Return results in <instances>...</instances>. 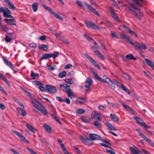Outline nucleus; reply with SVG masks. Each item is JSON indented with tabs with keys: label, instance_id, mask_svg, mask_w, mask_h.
Listing matches in <instances>:
<instances>
[{
	"label": "nucleus",
	"instance_id": "nucleus-1",
	"mask_svg": "<svg viewBox=\"0 0 154 154\" xmlns=\"http://www.w3.org/2000/svg\"><path fill=\"white\" fill-rule=\"evenodd\" d=\"M120 36L122 39L125 40L127 42L134 46L137 50L143 49L144 50L147 49V47L144 44L138 42L134 43L131 41L128 37L122 33L120 34Z\"/></svg>",
	"mask_w": 154,
	"mask_h": 154
},
{
	"label": "nucleus",
	"instance_id": "nucleus-2",
	"mask_svg": "<svg viewBox=\"0 0 154 154\" xmlns=\"http://www.w3.org/2000/svg\"><path fill=\"white\" fill-rule=\"evenodd\" d=\"M90 70L94 76L98 81L103 83L107 82L108 84L111 81L110 79L108 78L106 79H103L102 78L99 76L97 73L93 69L91 68Z\"/></svg>",
	"mask_w": 154,
	"mask_h": 154
},
{
	"label": "nucleus",
	"instance_id": "nucleus-3",
	"mask_svg": "<svg viewBox=\"0 0 154 154\" xmlns=\"http://www.w3.org/2000/svg\"><path fill=\"white\" fill-rule=\"evenodd\" d=\"M59 53L57 51H54L52 54H46L43 55V56L41 57V60H46L52 57L54 58L57 57L59 55Z\"/></svg>",
	"mask_w": 154,
	"mask_h": 154
},
{
	"label": "nucleus",
	"instance_id": "nucleus-4",
	"mask_svg": "<svg viewBox=\"0 0 154 154\" xmlns=\"http://www.w3.org/2000/svg\"><path fill=\"white\" fill-rule=\"evenodd\" d=\"M86 26L88 28H91L94 29L98 30L100 29V27L95 25L91 21H86L85 22Z\"/></svg>",
	"mask_w": 154,
	"mask_h": 154
},
{
	"label": "nucleus",
	"instance_id": "nucleus-5",
	"mask_svg": "<svg viewBox=\"0 0 154 154\" xmlns=\"http://www.w3.org/2000/svg\"><path fill=\"white\" fill-rule=\"evenodd\" d=\"M136 131H137L139 135L142 137L144 140L146 141L152 146L154 147V144L150 140L148 139L139 129H137Z\"/></svg>",
	"mask_w": 154,
	"mask_h": 154
},
{
	"label": "nucleus",
	"instance_id": "nucleus-6",
	"mask_svg": "<svg viewBox=\"0 0 154 154\" xmlns=\"http://www.w3.org/2000/svg\"><path fill=\"white\" fill-rule=\"evenodd\" d=\"M136 131H137L139 135L142 137L144 140L146 141L152 146L154 147V144L150 140L148 139L139 129H137Z\"/></svg>",
	"mask_w": 154,
	"mask_h": 154
},
{
	"label": "nucleus",
	"instance_id": "nucleus-7",
	"mask_svg": "<svg viewBox=\"0 0 154 154\" xmlns=\"http://www.w3.org/2000/svg\"><path fill=\"white\" fill-rule=\"evenodd\" d=\"M3 12V16L5 17L10 18V10L7 8L2 7L0 8V13Z\"/></svg>",
	"mask_w": 154,
	"mask_h": 154
},
{
	"label": "nucleus",
	"instance_id": "nucleus-8",
	"mask_svg": "<svg viewBox=\"0 0 154 154\" xmlns=\"http://www.w3.org/2000/svg\"><path fill=\"white\" fill-rule=\"evenodd\" d=\"M133 118L140 126L144 127L145 128H150V127L147 125L142 119L139 118L137 116H134Z\"/></svg>",
	"mask_w": 154,
	"mask_h": 154
},
{
	"label": "nucleus",
	"instance_id": "nucleus-9",
	"mask_svg": "<svg viewBox=\"0 0 154 154\" xmlns=\"http://www.w3.org/2000/svg\"><path fill=\"white\" fill-rule=\"evenodd\" d=\"M11 131L20 138L21 141H23L28 144L29 143V142L26 140L25 137L21 133L14 130H12Z\"/></svg>",
	"mask_w": 154,
	"mask_h": 154
},
{
	"label": "nucleus",
	"instance_id": "nucleus-10",
	"mask_svg": "<svg viewBox=\"0 0 154 154\" xmlns=\"http://www.w3.org/2000/svg\"><path fill=\"white\" fill-rule=\"evenodd\" d=\"M45 88L47 92L50 94L55 93L57 91V89L54 86L50 85H46Z\"/></svg>",
	"mask_w": 154,
	"mask_h": 154
},
{
	"label": "nucleus",
	"instance_id": "nucleus-11",
	"mask_svg": "<svg viewBox=\"0 0 154 154\" xmlns=\"http://www.w3.org/2000/svg\"><path fill=\"white\" fill-rule=\"evenodd\" d=\"M84 3L89 10L94 13L98 16L100 17V14L94 8L90 6L86 2H84Z\"/></svg>",
	"mask_w": 154,
	"mask_h": 154
},
{
	"label": "nucleus",
	"instance_id": "nucleus-12",
	"mask_svg": "<svg viewBox=\"0 0 154 154\" xmlns=\"http://www.w3.org/2000/svg\"><path fill=\"white\" fill-rule=\"evenodd\" d=\"M93 83V80L91 78H87L85 81V87L87 89L86 91H88L92 85Z\"/></svg>",
	"mask_w": 154,
	"mask_h": 154
},
{
	"label": "nucleus",
	"instance_id": "nucleus-13",
	"mask_svg": "<svg viewBox=\"0 0 154 154\" xmlns=\"http://www.w3.org/2000/svg\"><path fill=\"white\" fill-rule=\"evenodd\" d=\"M84 54L95 66L97 67L99 69H101L100 66L96 63L95 61L92 58L87 54Z\"/></svg>",
	"mask_w": 154,
	"mask_h": 154
},
{
	"label": "nucleus",
	"instance_id": "nucleus-14",
	"mask_svg": "<svg viewBox=\"0 0 154 154\" xmlns=\"http://www.w3.org/2000/svg\"><path fill=\"white\" fill-rule=\"evenodd\" d=\"M92 48L93 51L99 58L103 60L104 59L103 56L99 51L96 49L95 47L93 46L92 47Z\"/></svg>",
	"mask_w": 154,
	"mask_h": 154
},
{
	"label": "nucleus",
	"instance_id": "nucleus-15",
	"mask_svg": "<svg viewBox=\"0 0 154 154\" xmlns=\"http://www.w3.org/2000/svg\"><path fill=\"white\" fill-rule=\"evenodd\" d=\"M89 137L91 141L95 140H102L101 138L98 135L93 134H89Z\"/></svg>",
	"mask_w": 154,
	"mask_h": 154
},
{
	"label": "nucleus",
	"instance_id": "nucleus-16",
	"mask_svg": "<svg viewBox=\"0 0 154 154\" xmlns=\"http://www.w3.org/2000/svg\"><path fill=\"white\" fill-rule=\"evenodd\" d=\"M24 106L21 107H18L17 108V109L18 112L22 116H24L26 115V111L24 109Z\"/></svg>",
	"mask_w": 154,
	"mask_h": 154
},
{
	"label": "nucleus",
	"instance_id": "nucleus-17",
	"mask_svg": "<svg viewBox=\"0 0 154 154\" xmlns=\"http://www.w3.org/2000/svg\"><path fill=\"white\" fill-rule=\"evenodd\" d=\"M86 102L85 99L83 98L79 97L75 101L76 104L82 105Z\"/></svg>",
	"mask_w": 154,
	"mask_h": 154
},
{
	"label": "nucleus",
	"instance_id": "nucleus-18",
	"mask_svg": "<svg viewBox=\"0 0 154 154\" xmlns=\"http://www.w3.org/2000/svg\"><path fill=\"white\" fill-rule=\"evenodd\" d=\"M60 87L63 90L65 91L66 93L70 89V86L66 84H60Z\"/></svg>",
	"mask_w": 154,
	"mask_h": 154
},
{
	"label": "nucleus",
	"instance_id": "nucleus-19",
	"mask_svg": "<svg viewBox=\"0 0 154 154\" xmlns=\"http://www.w3.org/2000/svg\"><path fill=\"white\" fill-rule=\"evenodd\" d=\"M144 60L147 65L151 67L152 70H154V65L152 62L148 59L146 58Z\"/></svg>",
	"mask_w": 154,
	"mask_h": 154
},
{
	"label": "nucleus",
	"instance_id": "nucleus-20",
	"mask_svg": "<svg viewBox=\"0 0 154 154\" xmlns=\"http://www.w3.org/2000/svg\"><path fill=\"white\" fill-rule=\"evenodd\" d=\"M126 7H127L129 9L130 11L131 12V13L134 15V16H135L136 17H137L140 20L141 19V17H140V16L139 15L136 13V11H134L133 10H132L131 8H130L127 5L126 6Z\"/></svg>",
	"mask_w": 154,
	"mask_h": 154
},
{
	"label": "nucleus",
	"instance_id": "nucleus-21",
	"mask_svg": "<svg viewBox=\"0 0 154 154\" xmlns=\"http://www.w3.org/2000/svg\"><path fill=\"white\" fill-rule=\"evenodd\" d=\"M80 139L85 144H87L88 142L91 141V140L90 139L82 136H81L80 137Z\"/></svg>",
	"mask_w": 154,
	"mask_h": 154
},
{
	"label": "nucleus",
	"instance_id": "nucleus-22",
	"mask_svg": "<svg viewBox=\"0 0 154 154\" xmlns=\"http://www.w3.org/2000/svg\"><path fill=\"white\" fill-rule=\"evenodd\" d=\"M110 117L114 122L116 123H118V122L119 121L118 118L114 115L111 114H110Z\"/></svg>",
	"mask_w": 154,
	"mask_h": 154
},
{
	"label": "nucleus",
	"instance_id": "nucleus-23",
	"mask_svg": "<svg viewBox=\"0 0 154 154\" xmlns=\"http://www.w3.org/2000/svg\"><path fill=\"white\" fill-rule=\"evenodd\" d=\"M26 126L27 128L32 132L34 133L35 132L36 129L29 123L26 124Z\"/></svg>",
	"mask_w": 154,
	"mask_h": 154
},
{
	"label": "nucleus",
	"instance_id": "nucleus-24",
	"mask_svg": "<svg viewBox=\"0 0 154 154\" xmlns=\"http://www.w3.org/2000/svg\"><path fill=\"white\" fill-rule=\"evenodd\" d=\"M66 94L71 99H73L75 97V95L72 92V91L70 89L66 92Z\"/></svg>",
	"mask_w": 154,
	"mask_h": 154
},
{
	"label": "nucleus",
	"instance_id": "nucleus-25",
	"mask_svg": "<svg viewBox=\"0 0 154 154\" xmlns=\"http://www.w3.org/2000/svg\"><path fill=\"white\" fill-rule=\"evenodd\" d=\"M38 48L44 51H46L48 48V46L45 45H42L38 46Z\"/></svg>",
	"mask_w": 154,
	"mask_h": 154
},
{
	"label": "nucleus",
	"instance_id": "nucleus-26",
	"mask_svg": "<svg viewBox=\"0 0 154 154\" xmlns=\"http://www.w3.org/2000/svg\"><path fill=\"white\" fill-rule=\"evenodd\" d=\"M130 149L132 153V154H140L141 153V152L139 150H137L133 147H131Z\"/></svg>",
	"mask_w": 154,
	"mask_h": 154
},
{
	"label": "nucleus",
	"instance_id": "nucleus-27",
	"mask_svg": "<svg viewBox=\"0 0 154 154\" xmlns=\"http://www.w3.org/2000/svg\"><path fill=\"white\" fill-rule=\"evenodd\" d=\"M38 3L36 2H34L32 5V9L34 12H36L38 10Z\"/></svg>",
	"mask_w": 154,
	"mask_h": 154
},
{
	"label": "nucleus",
	"instance_id": "nucleus-28",
	"mask_svg": "<svg viewBox=\"0 0 154 154\" xmlns=\"http://www.w3.org/2000/svg\"><path fill=\"white\" fill-rule=\"evenodd\" d=\"M45 130L49 133H51L52 130L51 128L46 124L44 125Z\"/></svg>",
	"mask_w": 154,
	"mask_h": 154
},
{
	"label": "nucleus",
	"instance_id": "nucleus-29",
	"mask_svg": "<svg viewBox=\"0 0 154 154\" xmlns=\"http://www.w3.org/2000/svg\"><path fill=\"white\" fill-rule=\"evenodd\" d=\"M105 124L111 130H113L114 131H116V129L110 123H109L108 122H106Z\"/></svg>",
	"mask_w": 154,
	"mask_h": 154
},
{
	"label": "nucleus",
	"instance_id": "nucleus-30",
	"mask_svg": "<svg viewBox=\"0 0 154 154\" xmlns=\"http://www.w3.org/2000/svg\"><path fill=\"white\" fill-rule=\"evenodd\" d=\"M134 2L137 6L142 7L143 5L140 2H142L143 0H132Z\"/></svg>",
	"mask_w": 154,
	"mask_h": 154
},
{
	"label": "nucleus",
	"instance_id": "nucleus-31",
	"mask_svg": "<svg viewBox=\"0 0 154 154\" xmlns=\"http://www.w3.org/2000/svg\"><path fill=\"white\" fill-rule=\"evenodd\" d=\"M129 5L131 7L133 8L134 9H135L137 11H138L139 14H143V13H141L140 11L141 10L140 9L136 7V6H135L132 3H129Z\"/></svg>",
	"mask_w": 154,
	"mask_h": 154
},
{
	"label": "nucleus",
	"instance_id": "nucleus-32",
	"mask_svg": "<svg viewBox=\"0 0 154 154\" xmlns=\"http://www.w3.org/2000/svg\"><path fill=\"white\" fill-rule=\"evenodd\" d=\"M39 110L43 113L45 115L48 116L47 111L45 109V107L43 105L42 107L41 106V107L40 108V109H39Z\"/></svg>",
	"mask_w": 154,
	"mask_h": 154
},
{
	"label": "nucleus",
	"instance_id": "nucleus-33",
	"mask_svg": "<svg viewBox=\"0 0 154 154\" xmlns=\"http://www.w3.org/2000/svg\"><path fill=\"white\" fill-rule=\"evenodd\" d=\"M125 57L128 60H136L137 58L135 57L132 54H128L125 56Z\"/></svg>",
	"mask_w": 154,
	"mask_h": 154
},
{
	"label": "nucleus",
	"instance_id": "nucleus-34",
	"mask_svg": "<svg viewBox=\"0 0 154 154\" xmlns=\"http://www.w3.org/2000/svg\"><path fill=\"white\" fill-rule=\"evenodd\" d=\"M16 21L15 19H10V25H14V29H16L17 28V26H16Z\"/></svg>",
	"mask_w": 154,
	"mask_h": 154
},
{
	"label": "nucleus",
	"instance_id": "nucleus-35",
	"mask_svg": "<svg viewBox=\"0 0 154 154\" xmlns=\"http://www.w3.org/2000/svg\"><path fill=\"white\" fill-rule=\"evenodd\" d=\"M31 76L33 79H35L36 78H38L39 77V74L38 73H35L34 72H31Z\"/></svg>",
	"mask_w": 154,
	"mask_h": 154
},
{
	"label": "nucleus",
	"instance_id": "nucleus-36",
	"mask_svg": "<svg viewBox=\"0 0 154 154\" xmlns=\"http://www.w3.org/2000/svg\"><path fill=\"white\" fill-rule=\"evenodd\" d=\"M120 88L125 91L126 93L128 94H129L130 93V91L124 85H122V87H121Z\"/></svg>",
	"mask_w": 154,
	"mask_h": 154
},
{
	"label": "nucleus",
	"instance_id": "nucleus-37",
	"mask_svg": "<svg viewBox=\"0 0 154 154\" xmlns=\"http://www.w3.org/2000/svg\"><path fill=\"white\" fill-rule=\"evenodd\" d=\"M66 74V71H63L59 73L58 74V76L60 78H63L65 76Z\"/></svg>",
	"mask_w": 154,
	"mask_h": 154
},
{
	"label": "nucleus",
	"instance_id": "nucleus-38",
	"mask_svg": "<svg viewBox=\"0 0 154 154\" xmlns=\"http://www.w3.org/2000/svg\"><path fill=\"white\" fill-rule=\"evenodd\" d=\"M94 117L96 118V119L100 121L102 120V117L100 114L99 113H96L95 114Z\"/></svg>",
	"mask_w": 154,
	"mask_h": 154
},
{
	"label": "nucleus",
	"instance_id": "nucleus-39",
	"mask_svg": "<svg viewBox=\"0 0 154 154\" xmlns=\"http://www.w3.org/2000/svg\"><path fill=\"white\" fill-rule=\"evenodd\" d=\"M82 120L84 122L89 123L90 121V119L86 117L83 116L81 118Z\"/></svg>",
	"mask_w": 154,
	"mask_h": 154
},
{
	"label": "nucleus",
	"instance_id": "nucleus-40",
	"mask_svg": "<svg viewBox=\"0 0 154 154\" xmlns=\"http://www.w3.org/2000/svg\"><path fill=\"white\" fill-rule=\"evenodd\" d=\"M94 125L97 128H102V125L101 123L97 121L94 122Z\"/></svg>",
	"mask_w": 154,
	"mask_h": 154
},
{
	"label": "nucleus",
	"instance_id": "nucleus-41",
	"mask_svg": "<svg viewBox=\"0 0 154 154\" xmlns=\"http://www.w3.org/2000/svg\"><path fill=\"white\" fill-rule=\"evenodd\" d=\"M65 81L67 83L70 85L73 84L74 82V80L72 78L66 79Z\"/></svg>",
	"mask_w": 154,
	"mask_h": 154
},
{
	"label": "nucleus",
	"instance_id": "nucleus-42",
	"mask_svg": "<svg viewBox=\"0 0 154 154\" xmlns=\"http://www.w3.org/2000/svg\"><path fill=\"white\" fill-rule=\"evenodd\" d=\"M51 14H52L54 16L57 18L61 20H63V18L59 15L57 14L54 11Z\"/></svg>",
	"mask_w": 154,
	"mask_h": 154
},
{
	"label": "nucleus",
	"instance_id": "nucleus-43",
	"mask_svg": "<svg viewBox=\"0 0 154 154\" xmlns=\"http://www.w3.org/2000/svg\"><path fill=\"white\" fill-rule=\"evenodd\" d=\"M42 6L46 10H47L51 14H52V12L54 11H52L50 8L46 5L43 4L42 5Z\"/></svg>",
	"mask_w": 154,
	"mask_h": 154
},
{
	"label": "nucleus",
	"instance_id": "nucleus-44",
	"mask_svg": "<svg viewBox=\"0 0 154 154\" xmlns=\"http://www.w3.org/2000/svg\"><path fill=\"white\" fill-rule=\"evenodd\" d=\"M85 111L83 109H77L76 111V112L77 114H82L85 113Z\"/></svg>",
	"mask_w": 154,
	"mask_h": 154
},
{
	"label": "nucleus",
	"instance_id": "nucleus-45",
	"mask_svg": "<svg viewBox=\"0 0 154 154\" xmlns=\"http://www.w3.org/2000/svg\"><path fill=\"white\" fill-rule=\"evenodd\" d=\"M0 29L2 31L6 32H7V31L9 29V28L6 26H1L0 27Z\"/></svg>",
	"mask_w": 154,
	"mask_h": 154
},
{
	"label": "nucleus",
	"instance_id": "nucleus-46",
	"mask_svg": "<svg viewBox=\"0 0 154 154\" xmlns=\"http://www.w3.org/2000/svg\"><path fill=\"white\" fill-rule=\"evenodd\" d=\"M9 34V33H6L5 38V40L7 42H10V38L8 37Z\"/></svg>",
	"mask_w": 154,
	"mask_h": 154
},
{
	"label": "nucleus",
	"instance_id": "nucleus-47",
	"mask_svg": "<svg viewBox=\"0 0 154 154\" xmlns=\"http://www.w3.org/2000/svg\"><path fill=\"white\" fill-rule=\"evenodd\" d=\"M32 83L34 84H35L36 85H38L39 86L40 85H44V84H43L42 83L38 81H33Z\"/></svg>",
	"mask_w": 154,
	"mask_h": 154
},
{
	"label": "nucleus",
	"instance_id": "nucleus-48",
	"mask_svg": "<svg viewBox=\"0 0 154 154\" xmlns=\"http://www.w3.org/2000/svg\"><path fill=\"white\" fill-rule=\"evenodd\" d=\"M16 38V34L13 32H10V41Z\"/></svg>",
	"mask_w": 154,
	"mask_h": 154
},
{
	"label": "nucleus",
	"instance_id": "nucleus-49",
	"mask_svg": "<svg viewBox=\"0 0 154 154\" xmlns=\"http://www.w3.org/2000/svg\"><path fill=\"white\" fill-rule=\"evenodd\" d=\"M83 35L88 41L90 42L93 40L92 38L90 37L89 36L85 34H83Z\"/></svg>",
	"mask_w": 154,
	"mask_h": 154
},
{
	"label": "nucleus",
	"instance_id": "nucleus-50",
	"mask_svg": "<svg viewBox=\"0 0 154 154\" xmlns=\"http://www.w3.org/2000/svg\"><path fill=\"white\" fill-rule=\"evenodd\" d=\"M57 141L62 148L65 147L63 143L62 140L58 138L57 139Z\"/></svg>",
	"mask_w": 154,
	"mask_h": 154
},
{
	"label": "nucleus",
	"instance_id": "nucleus-51",
	"mask_svg": "<svg viewBox=\"0 0 154 154\" xmlns=\"http://www.w3.org/2000/svg\"><path fill=\"white\" fill-rule=\"evenodd\" d=\"M122 27L127 32H129V30H131V29L127 27L125 25H122Z\"/></svg>",
	"mask_w": 154,
	"mask_h": 154
},
{
	"label": "nucleus",
	"instance_id": "nucleus-52",
	"mask_svg": "<svg viewBox=\"0 0 154 154\" xmlns=\"http://www.w3.org/2000/svg\"><path fill=\"white\" fill-rule=\"evenodd\" d=\"M42 85H40L39 86V90L43 92H45L46 91V89H45L44 87L42 86Z\"/></svg>",
	"mask_w": 154,
	"mask_h": 154
},
{
	"label": "nucleus",
	"instance_id": "nucleus-53",
	"mask_svg": "<svg viewBox=\"0 0 154 154\" xmlns=\"http://www.w3.org/2000/svg\"><path fill=\"white\" fill-rule=\"evenodd\" d=\"M129 33L131 35H134L135 37H138L137 35L135 33V32L132 30L131 29L129 30Z\"/></svg>",
	"mask_w": 154,
	"mask_h": 154
},
{
	"label": "nucleus",
	"instance_id": "nucleus-54",
	"mask_svg": "<svg viewBox=\"0 0 154 154\" xmlns=\"http://www.w3.org/2000/svg\"><path fill=\"white\" fill-rule=\"evenodd\" d=\"M51 115L54 118V119L57 121V122L59 123H60V124H62L61 122L59 120V119L57 117V116H55V115H54L51 114Z\"/></svg>",
	"mask_w": 154,
	"mask_h": 154
},
{
	"label": "nucleus",
	"instance_id": "nucleus-55",
	"mask_svg": "<svg viewBox=\"0 0 154 154\" xmlns=\"http://www.w3.org/2000/svg\"><path fill=\"white\" fill-rule=\"evenodd\" d=\"M109 11L110 13V14L111 15V16L113 14H116V13L115 12L113 8L111 7H110L109 8Z\"/></svg>",
	"mask_w": 154,
	"mask_h": 154
},
{
	"label": "nucleus",
	"instance_id": "nucleus-56",
	"mask_svg": "<svg viewBox=\"0 0 154 154\" xmlns=\"http://www.w3.org/2000/svg\"><path fill=\"white\" fill-rule=\"evenodd\" d=\"M27 149L32 154H37L35 151L30 148L27 147Z\"/></svg>",
	"mask_w": 154,
	"mask_h": 154
},
{
	"label": "nucleus",
	"instance_id": "nucleus-57",
	"mask_svg": "<svg viewBox=\"0 0 154 154\" xmlns=\"http://www.w3.org/2000/svg\"><path fill=\"white\" fill-rule=\"evenodd\" d=\"M143 72L147 77L150 79L152 78V77L150 76L149 74V72H146L145 71H143Z\"/></svg>",
	"mask_w": 154,
	"mask_h": 154
},
{
	"label": "nucleus",
	"instance_id": "nucleus-58",
	"mask_svg": "<svg viewBox=\"0 0 154 154\" xmlns=\"http://www.w3.org/2000/svg\"><path fill=\"white\" fill-rule=\"evenodd\" d=\"M15 101L17 102L19 105L21 106V107H24V105L22 102L20 101L17 99H15Z\"/></svg>",
	"mask_w": 154,
	"mask_h": 154
},
{
	"label": "nucleus",
	"instance_id": "nucleus-59",
	"mask_svg": "<svg viewBox=\"0 0 154 154\" xmlns=\"http://www.w3.org/2000/svg\"><path fill=\"white\" fill-rule=\"evenodd\" d=\"M112 18H113L115 20L119 21V18L118 17L117 15H116V14L112 15Z\"/></svg>",
	"mask_w": 154,
	"mask_h": 154
},
{
	"label": "nucleus",
	"instance_id": "nucleus-60",
	"mask_svg": "<svg viewBox=\"0 0 154 154\" xmlns=\"http://www.w3.org/2000/svg\"><path fill=\"white\" fill-rule=\"evenodd\" d=\"M102 140V141L104 143L106 144V145H107L108 146H111V144L108 141L106 140H104V139H102V140Z\"/></svg>",
	"mask_w": 154,
	"mask_h": 154
},
{
	"label": "nucleus",
	"instance_id": "nucleus-61",
	"mask_svg": "<svg viewBox=\"0 0 154 154\" xmlns=\"http://www.w3.org/2000/svg\"><path fill=\"white\" fill-rule=\"evenodd\" d=\"M98 108L99 109L103 110L106 109V107L105 106L102 105H100L98 106Z\"/></svg>",
	"mask_w": 154,
	"mask_h": 154
},
{
	"label": "nucleus",
	"instance_id": "nucleus-62",
	"mask_svg": "<svg viewBox=\"0 0 154 154\" xmlns=\"http://www.w3.org/2000/svg\"><path fill=\"white\" fill-rule=\"evenodd\" d=\"M3 59L4 62L5 63V64L9 66V63L6 57H3Z\"/></svg>",
	"mask_w": 154,
	"mask_h": 154
},
{
	"label": "nucleus",
	"instance_id": "nucleus-63",
	"mask_svg": "<svg viewBox=\"0 0 154 154\" xmlns=\"http://www.w3.org/2000/svg\"><path fill=\"white\" fill-rule=\"evenodd\" d=\"M39 38L41 41H45L46 39V37L45 35H42L39 37Z\"/></svg>",
	"mask_w": 154,
	"mask_h": 154
},
{
	"label": "nucleus",
	"instance_id": "nucleus-64",
	"mask_svg": "<svg viewBox=\"0 0 154 154\" xmlns=\"http://www.w3.org/2000/svg\"><path fill=\"white\" fill-rule=\"evenodd\" d=\"M63 152L65 154H69V152L67 151L66 150V148L65 147H64L62 148Z\"/></svg>",
	"mask_w": 154,
	"mask_h": 154
}]
</instances>
